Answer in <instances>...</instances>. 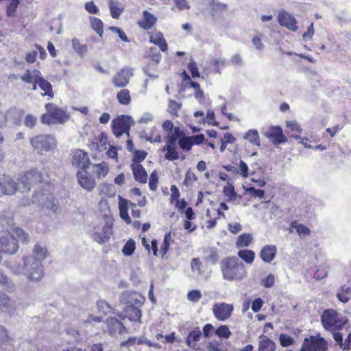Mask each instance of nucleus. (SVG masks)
Masks as SVG:
<instances>
[{
	"label": "nucleus",
	"instance_id": "45",
	"mask_svg": "<svg viewBox=\"0 0 351 351\" xmlns=\"http://www.w3.org/2000/svg\"><path fill=\"white\" fill-rule=\"evenodd\" d=\"M90 24L92 28L100 36L103 34V23L102 21L95 17L90 18Z\"/></svg>",
	"mask_w": 351,
	"mask_h": 351
},
{
	"label": "nucleus",
	"instance_id": "53",
	"mask_svg": "<svg viewBox=\"0 0 351 351\" xmlns=\"http://www.w3.org/2000/svg\"><path fill=\"white\" fill-rule=\"evenodd\" d=\"M279 341L280 345L283 347L291 346L294 343L293 339L286 334H281L279 337Z\"/></svg>",
	"mask_w": 351,
	"mask_h": 351
},
{
	"label": "nucleus",
	"instance_id": "64",
	"mask_svg": "<svg viewBox=\"0 0 351 351\" xmlns=\"http://www.w3.org/2000/svg\"><path fill=\"white\" fill-rule=\"evenodd\" d=\"M274 280V276L270 274L265 278L262 280L261 283L265 287L269 288L273 286Z\"/></svg>",
	"mask_w": 351,
	"mask_h": 351
},
{
	"label": "nucleus",
	"instance_id": "36",
	"mask_svg": "<svg viewBox=\"0 0 351 351\" xmlns=\"http://www.w3.org/2000/svg\"><path fill=\"white\" fill-rule=\"evenodd\" d=\"M208 5L213 16L216 15L219 12L225 10L227 8V5L217 0H209Z\"/></svg>",
	"mask_w": 351,
	"mask_h": 351
},
{
	"label": "nucleus",
	"instance_id": "29",
	"mask_svg": "<svg viewBox=\"0 0 351 351\" xmlns=\"http://www.w3.org/2000/svg\"><path fill=\"white\" fill-rule=\"evenodd\" d=\"M93 172L99 180L104 179L109 172L108 165L103 162L93 165Z\"/></svg>",
	"mask_w": 351,
	"mask_h": 351
},
{
	"label": "nucleus",
	"instance_id": "5",
	"mask_svg": "<svg viewBox=\"0 0 351 351\" xmlns=\"http://www.w3.org/2000/svg\"><path fill=\"white\" fill-rule=\"evenodd\" d=\"M321 322L323 327L329 331L341 330L348 322V319L333 309L325 310L322 316Z\"/></svg>",
	"mask_w": 351,
	"mask_h": 351
},
{
	"label": "nucleus",
	"instance_id": "26",
	"mask_svg": "<svg viewBox=\"0 0 351 351\" xmlns=\"http://www.w3.org/2000/svg\"><path fill=\"white\" fill-rule=\"evenodd\" d=\"M149 40L152 43L158 45L163 52L167 50V44L162 33H152L149 36Z\"/></svg>",
	"mask_w": 351,
	"mask_h": 351
},
{
	"label": "nucleus",
	"instance_id": "12",
	"mask_svg": "<svg viewBox=\"0 0 351 351\" xmlns=\"http://www.w3.org/2000/svg\"><path fill=\"white\" fill-rule=\"evenodd\" d=\"M17 310V304L15 300H12L6 293L0 291V312L10 316L15 315Z\"/></svg>",
	"mask_w": 351,
	"mask_h": 351
},
{
	"label": "nucleus",
	"instance_id": "28",
	"mask_svg": "<svg viewBox=\"0 0 351 351\" xmlns=\"http://www.w3.org/2000/svg\"><path fill=\"white\" fill-rule=\"evenodd\" d=\"M204 260L208 263L215 265L218 263L219 256L217 250L214 247H208L204 250Z\"/></svg>",
	"mask_w": 351,
	"mask_h": 351
},
{
	"label": "nucleus",
	"instance_id": "18",
	"mask_svg": "<svg viewBox=\"0 0 351 351\" xmlns=\"http://www.w3.org/2000/svg\"><path fill=\"white\" fill-rule=\"evenodd\" d=\"M264 134L275 144H280L287 141V138L283 134L282 130L280 126L271 127Z\"/></svg>",
	"mask_w": 351,
	"mask_h": 351
},
{
	"label": "nucleus",
	"instance_id": "55",
	"mask_svg": "<svg viewBox=\"0 0 351 351\" xmlns=\"http://www.w3.org/2000/svg\"><path fill=\"white\" fill-rule=\"evenodd\" d=\"M158 182V173L156 171H154L151 173L149 177V187L150 190L155 191L157 189Z\"/></svg>",
	"mask_w": 351,
	"mask_h": 351
},
{
	"label": "nucleus",
	"instance_id": "15",
	"mask_svg": "<svg viewBox=\"0 0 351 351\" xmlns=\"http://www.w3.org/2000/svg\"><path fill=\"white\" fill-rule=\"evenodd\" d=\"M119 300L123 304L141 306L145 301V298L136 291H125L120 295Z\"/></svg>",
	"mask_w": 351,
	"mask_h": 351
},
{
	"label": "nucleus",
	"instance_id": "4",
	"mask_svg": "<svg viewBox=\"0 0 351 351\" xmlns=\"http://www.w3.org/2000/svg\"><path fill=\"white\" fill-rule=\"evenodd\" d=\"M220 270L223 279L229 282L241 280L247 275L245 265L236 256L223 258L220 262Z\"/></svg>",
	"mask_w": 351,
	"mask_h": 351
},
{
	"label": "nucleus",
	"instance_id": "23",
	"mask_svg": "<svg viewBox=\"0 0 351 351\" xmlns=\"http://www.w3.org/2000/svg\"><path fill=\"white\" fill-rule=\"evenodd\" d=\"M157 18L148 11H143V18L138 21V25L143 29H151L156 23Z\"/></svg>",
	"mask_w": 351,
	"mask_h": 351
},
{
	"label": "nucleus",
	"instance_id": "62",
	"mask_svg": "<svg viewBox=\"0 0 351 351\" xmlns=\"http://www.w3.org/2000/svg\"><path fill=\"white\" fill-rule=\"evenodd\" d=\"M176 8L182 11L190 8V5L186 0H173Z\"/></svg>",
	"mask_w": 351,
	"mask_h": 351
},
{
	"label": "nucleus",
	"instance_id": "7",
	"mask_svg": "<svg viewBox=\"0 0 351 351\" xmlns=\"http://www.w3.org/2000/svg\"><path fill=\"white\" fill-rule=\"evenodd\" d=\"M88 233L93 241L101 245L109 241L112 233V225L107 222L93 223Z\"/></svg>",
	"mask_w": 351,
	"mask_h": 351
},
{
	"label": "nucleus",
	"instance_id": "10",
	"mask_svg": "<svg viewBox=\"0 0 351 351\" xmlns=\"http://www.w3.org/2000/svg\"><path fill=\"white\" fill-rule=\"evenodd\" d=\"M327 341L319 335L305 338L300 351H326Z\"/></svg>",
	"mask_w": 351,
	"mask_h": 351
},
{
	"label": "nucleus",
	"instance_id": "51",
	"mask_svg": "<svg viewBox=\"0 0 351 351\" xmlns=\"http://www.w3.org/2000/svg\"><path fill=\"white\" fill-rule=\"evenodd\" d=\"M97 308L98 311L104 315H106L111 309L110 304L104 300L98 301Z\"/></svg>",
	"mask_w": 351,
	"mask_h": 351
},
{
	"label": "nucleus",
	"instance_id": "3",
	"mask_svg": "<svg viewBox=\"0 0 351 351\" xmlns=\"http://www.w3.org/2000/svg\"><path fill=\"white\" fill-rule=\"evenodd\" d=\"M49 253L45 245L36 243L32 250V254L23 257V275L31 281L38 282L44 276L43 262Z\"/></svg>",
	"mask_w": 351,
	"mask_h": 351
},
{
	"label": "nucleus",
	"instance_id": "33",
	"mask_svg": "<svg viewBox=\"0 0 351 351\" xmlns=\"http://www.w3.org/2000/svg\"><path fill=\"white\" fill-rule=\"evenodd\" d=\"M350 297L351 287L347 285H342L337 294V298L338 300L346 304L350 300Z\"/></svg>",
	"mask_w": 351,
	"mask_h": 351
},
{
	"label": "nucleus",
	"instance_id": "38",
	"mask_svg": "<svg viewBox=\"0 0 351 351\" xmlns=\"http://www.w3.org/2000/svg\"><path fill=\"white\" fill-rule=\"evenodd\" d=\"M117 98L119 102L122 105L128 106L131 102L130 93L128 89H121L118 92Z\"/></svg>",
	"mask_w": 351,
	"mask_h": 351
},
{
	"label": "nucleus",
	"instance_id": "58",
	"mask_svg": "<svg viewBox=\"0 0 351 351\" xmlns=\"http://www.w3.org/2000/svg\"><path fill=\"white\" fill-rule=\"evenodd\" d=\"M37 122V118L32 114H27L24 121V125L26 127L32 128Z\"/></svg>",
	"mask_w": 351,
	"mask_h": 351
},
{
	"label": "nucleus",
	"instance_id": "48",
	"mask_svg": "<svg viewBox=\"0 0 351 351\" xmlns=\"http://www.w3.org/2000/svg\"><path fill=\"white\" fill-rule=\"evenodd\" d=\"M72 45L74 50L80 55H83L87 52V47L84 45H81L80 40L77 38L72 40Z\"/></svg>",
	"mask_w": 351,
	"mask_h": 351
},
{
	"label": "nucleus",
	"instance_id": "35",
	"mask_svg": "<svg viewBox=\"0 0 351 351\" xmlns=\"http://www.w3.org/2000/svg\"><path fill=\"white\" fill-rule=\"evenodd\" d=\"M237 255L247 264H252L255 258V253L251 250H239Z\"/></svg>",
	"mask_w": 351,
	"mask_h": 351
},
{
	"label": "nucleus",
	"instance_id": "22",
	"mask_svg": "<svg viewBox=\"0 0 351 351\" xmlns=\"http://www.w3.org/2000/svg\"><path fill=\"white\" fill-rule=\"evenodd\" d=\"M108 332L112 335L116 333L121 334L125 330L123 324L114 317H108L106 319Z\"/></svg>",
	"mask_w": 351,
	"mask_h": 351
},
{
	"label": "nucleus",
	"instance_id": "37",
	"mask_svg": "<svg viewBox=\"0 0 351 351\" xmlns=\"http://www.w3.org/2000/svg\"><path fill=\"white\" fill-rule=\"evenodd\" d=\"M252 241V237L250 234H242L237 238L236 246L238 248L249 246Z\"/></svg>",
	"mask_w": 351,
	"mask_h": 351
},
{
	"label": "nucleus",
	"instance_id": "2",
	"mask_svg": "<svg viewBox=\"0 0 351 351\" xmlns=\"http://www.w3.org/2000/svg\"><path fill=\"white\" fill-rule=\"evenodd\" d=\"M1 223L2 230H0V254H15L19 250V245L14 234L25 243L29 241V236L23 229L14 227L12 219L8 221L1 219Z\"/></svg>",
	"mask_w": 351,
	"mask_h": 351
},
{
	"label": "nucleus",
	"instance_id": "13",
	"mask_svg": "<svg viewBox=\"0 0 351 351\" xmlns=\"http://www.w3.org/2000/svg\"><path fill=\"white\" fill-rule=\"evenodd\" d=\"M133 76L132 69L125 67L117 72L112 77V82L114 86L122 88L127 86L130 79Z\"/></svg>",
	"mask_w": 351,
	"mask_h": 351
},
{
	"label": "nucleus",
	"instance_id": "41",
	"mask_svg": "<svg viewBox=\"0 0 351 351\" xmlns=\"http://www.w3.org/2000/svg\"><path fill=\"white\" fill-rule=\"evenodd\" d=\"M292 228L295 229L300 237L307 236L311 233V230L306 226L298 223L297 221H293L291 223Z\"/></svg>",
	"mask_w": 351,
	"mask_h": 351
},
{
	"label": "nucleus",
	"instance_id": "6",
	"mask_svg": "<svg viewBox=\"0 0 351 351\" xmlns=\"http://www.w3.org/2000/svg\"><path fill=\"white\" fill-rule=\"evenodd\" d=\"M47 112L41 117V121L45 124L64 123L69 119V114L57 106L49 103L45 105Z\"/></svg>",
	"mask_w": 351,
	"mask_h": 351
},
{
	"label": "nucleus",
	"instance_id": "19",
	"mask_svg": "<svg viewBox=\"0 0 351 351\" xmlns=\"http://www.w3.org/2000/svg\"><path fill=\"white\" fill-rule=\"evenodd\" d=\"M33 202L43 204L47 208L51 209L53 213H56L59 209L58 205L54 202L52 197H49L44 193H36Z\"/></svg>",
	"mask_w": 351,
	"mask_h": 351
},
{
	"label": "nucleus",
	"instance_id": "42",
	"mask_svg": "<svg viewBox=\"0 0 351 351\" xmlns=\"http://www.w3.org/2000/svg\"><path fill=\"white\" fill-rule=\"evenodd\" d=\"M244 138L251 143L260 145L259 135L256 130H250L244 135Z\"/></svg>",
	"mask_w": 351,
	"mask_h": 351
},
{
	"label": "nucleus",
	"instance_id": "60",
	"mask_svg": "<svg viewBox=\"0 0 351 351\" xmlns=\"http://www.w3.org/2000/svg\"><path fill=\"white\" fill-rule=\"evenodd\" d=\"M245 191L250 194L262 199L265 196V191L261 189H256L254 187L251 186L245 189Z\"/></svg>",
	"mask_w": 351,
	"mask_h": 351
},
{
	"label": "nucleus",
	"instance_id": "16",
	"mask_svg": "<svg viewBox=\"0 0 351 351\" xmlns=\"http://www.w3.org/2000/svg\"><path fill=\"white\" fill-rule=\"evenodd\" d=\"M278 21L281 26L285 27L291 31L295 32L298 28L295 17L284 10L279 12Z\"/></svg>",
	"mask_w": 351,
	"mask_h": 351
},
{
	"label": "nucleus",
	"instance_id": "56",
	"mask_svg": "<svg viewBox=\"0 0 351 351\" xmlns=\"http://www.w3.org/2000/svg\"><path fill=\"white\" fill-rule=\"evenodd\" d=\"M202 293L199 290L190 291L187 294L189 300L193 302H197L202 298Z\"/></svg>",
	"mask_w": 351,
	"mask_h": 351
},
{
	"label": "nucleus",
	"instance_id": "34",
	"mask_svg": "<svg viewBox=\"0 0 351 351\" xmlns=\"http://www.w3.org/2000/svg\"><path fill=\"white\" fill-rule=\"evenodd\" d=\"M36 50L28 52L25 56V60L26 62L29 63H34L36 60V57L38 56V53L40 52V58H43V56H45V49L40 46V45H36Z\"/></svg>",
	"mask_w": 351,
	"mask_h": 351
},
{
	"label": "nucleus",
	"instance_id": "50",
	"mask_svg": "<svg viewBox=\"0 0 351 351\" xmlns=\"http://www.w3.org/2000/svg\"><path fill=\"white\" fill-rule=\"evenodd\" d=\"M162 152H166L165 154V158L168 160H176L179 158V154L176 151V149H162Z\"/></svg>",
	"mask_w": 351,
	"mask_h": 351
},
{
	"label": "nucleus",
	"instance_id": "47",
	"mask_svg": "<svg viewBox=\"0 0 351 351\" xmlns=\"http://www.w3.org/2000/svg\"><path fill=\"white\" fill-rule=\"evenodd\" d=\"M178 145L181 149L189 151L193 146V141L190 136H183L179 139Z\"/></svg>",
	"mask_w": 351,
	"mask_h": 351
},
{
	"label": "nucleus",
	"instance_id": "1",
	"mask_svg": "<svg viewBox=\"0 0 351 351\" xmlns=\"http://www.w3.org/2000/svg\"><path fill=\"white\" fill-rule=\"evenodd\" d=\"M43 181V175L36 169L26 171L19 177L17 182H14L11 176L3 175L0 177V196L13 195L16 191H29L33 184Z\"/></svg>",
	"mask_w": 351,
	"mask_h": 351
},
{
	"label": "nucleus",
	"instance_id": "14",
	"mask_svg": "<svg viewBox=\"0 0 351 351\" xmlns=\"http://www.w3.org/2000/svg\"><path fill=\"white\" fill-rule=\"evenodd\" d=\"M233 309L232 304L224 302L215 304L213 306V311L215 317L222 322L226 321L231 316Z\"/></svg>",
	"mask_w": 351,
	"mask_h": 351
},
{
	"label": "nucleus",
	"instance_id": "59",
	"mask_svg": "<svg viewBox=\"0 0 351 351\" xmlns=\"http://www.w3.org/2000/svg\"><path fill=\"white\" fill-rule=\"evenodd\" d=\"M85 10L90 14H97L99 9L93 1H88L84 5Z\"/></svg>",
	"mask_w": 351,
	"mask_h": 351
},
{
	"label": "nucleus",
	"instance_id": "25",
	"mask_svg": "<svg viewBox=\"0 0 351 351\" xmlns=\"http://www.w3.org/2000/svg\"><path fill=\"white\" fill-rule=\"evenodd\" d=\"M119 215L120 217L127 223H131V219L128 213V201L125 199L122 198L121 196H119Z\"/></svg>",
	"mask_w": 351,
	"mask_h": 351
},
{
	"label": "nucleus",
	"instance_id": "57",
	"mask_svg": "<svg viewBox=\"0 0 351 351\" xmlns=\"http://www.w3.org/2000/svg\"><path fill=\"white\" fill-rule=\"evenodd\" d=\"M177 148V137L171 135L168 137L167 144L162 149H176Z\"/></svg>",
	"mask_w": 351,
	"mask_h": 351
},
{
	"label": "nucleus",
	"instance_id": "27",
	"mask_svg": "<svg viewBox=\"0 0 351 351\" xmlns=\"http://www.w3.org/2000/svg\"><path fill=\"white\" fill-rule=\"evenodd\" d=\"M276 344L265 336H261L258 340V351H275Z\"/></svg>",
	"mask_w": 351,
	"mask_h": 351
},
{
	"label": "nucleus",
	"instance_id": "44",
	"mask_svg": "<svg viewBox=\"0 0 351 351\" xmlns=\"http://www.w3.org/2000/svg\"><path fill=\"white\" fill-rule=\"evenodd\" d=\"M223 193L225 196L228 197V201L233 202L236 199L237 193L235 192L234 187L232 184H229L223 188Z\"/></svg>",
	"mask_w": 351,
	"mask_h": 351
},
{
	"label": "nucleus",
	"instance_id": "40",
	"mask_svg": "<svg viewBox=\"0 0 351 351\" xmlns=\"http://www.w3.org/2000/svg\"><path fill=\"white\" fill-rule=\"evenodd\" d=\"M109 8L111 16L113 19H118L123 12V9L120 8L119 3L114 0H109Z\"/></svg>",
	"mask_w": 351,
	"mask_h": 351
},
{
	"label": "nucleus",
	"instance_id": "43",
	"mask_svg": "<svg viewBox=\"0 0 351 351\" xmlns=\"http://www.w3.org/2000/svg\"><path fill=\"white\" fill-rule=\"evenodd\" d=\"M182 108V104L177 102L174 100L170 99L169 101V105H168V112L173 116V117H178L179 114L178 112Z\"/></svg>",
	"mask_w": 351,
	"mask_h": 351
},
{
	"label": "nucleus",
	"instance_id": "39",
	"mask_svg": "<svg viewBox=\"0 0 351 351\" xmlns=\"http://www.w3.org/2000/svg\"><path fill=\"white\" fill-rule=\"evenodd\" d=\"M100 193L108 197H114L116 194L114 186L112 184L102 183L99 186Z\"/></svg>",
	"mask_w": 351,
	"mask_h": 351
},
{
	"label": "nucleus",
	"instance_id": "24",
	"mask_svg": "<svg viewBox=\"0 0 351 351\" xmlns=\"http://www.w3.org/2000/svg\"><path fill=\"white\" fill-rule=\"evenodd\" d=\"M131 169L136 181L145 184L147 181V173L140 164H132Z\"/></svg>",
	"mask_w": 351,
	"mask_h": 351
},
{
	"label": "nucleus",
	"instance_id": "49",
	"mask_svg": "<svg viewBox=\"0 0 351 351\" xmlns=\"http://www.w3.org/2000/svg\"><path fill=\"white\" fill-rule=\"evenodd\" d=\"M215 334L219 337L228 339L231 335V332L227 326L222 325L216 329Z\"/></svg>",
	"mask_w": 351,
	"mask_h": 351
},
{
	"label": "nucleus",
	"instance_id": "30",
	"mask_svg": "<svg viewBox=\"0 0 351 351\" xmlns=\"http://www.w3.org/2000/svg\"><path fill=\"white\" fill-rule=\"evenodd\" d=\"M40 75L41 73L38 70L27 69L26 73L20 77V79L27 84H32L34 81L37 82Z\"/></svg>",
	"mask_w": 351,
	"mask_h": 351
},
{
	"label": "nucleus",
	"instance_id": "8",
	"mask_svg": "<svg viewBox=\"0 0 351 351\" xmlns=\"http://www.w3.org/2000/svg\"><path fill=\"white\" fill-rule=\"evenodd\" d=\"M30 143L39 153L54 149L57 146L54 136L47 134L37 135L30 138Z\"/></svg>",
	"mask_w": 351,
	"mask_h": 351
},
{
	"label": "nucleus",
	"instance_id": "46",
	"mask_svg": "<svg viewBox=\"0 0 351 351\" xmlns=\"http://www.w3.org/2000/svg\"><path fill=\"white\" fill-rule=\"evenodd\" d=\"M135 246L136 245L134 241L132 239H129L123 247V254L127 256L132 255L134 252Z\"/></svg>",
	"mask_w": 351,
	"mask_h": 351
},
{
	"label": "nucleus",
	"instance_id": "52",
	"mask_svg": "<svg viewBox=\"0 0 351 351\" xmlns=\"http://www.w3.org/2000/svg\"><path fill=\"white\" fill-rule=\"evenodd\" d=\"M187 67L193 78L200 77L199 69L195 60H191V62L188 63Z\"/></svg>",
	"mask_w": 351,
	"mask_h": 351
},
{
	"label": "nucleus",
	"instance_id": "11",
	"mask_svg": "<svg viewBox=\"0 0 351 351\" xmlns=\"http://www.w3.org/2000/svg\"><path fill=\"white\" fill-rule=\"evenodd\" d=\"M76 178L78 184L87 192H91L96 186V180L88 173V169L78 171Z\"/></svg>",
	"mask_w": 351,
	"mask_h": 351
},
{
	"label": "nucleus",
	"instance_id": "61",
	"mask_svg": "<svg viewBox=\"0 0 351 351\" xmlns=\"http://www.w3.org/2000/svg\"><path fill=\"white\" fill-rule=\"evenodd\" d=\"M147 156V153L145 151H136L134 156V163L139 164L140 162L143 160Z\"/></svg>",
	"mask_w": 351,
	"mask_h": 351
},
{
	"label": "nucleus",
	"instance_id": "31",
	"mask_svg": "<svg viewBox=\"0 0 351 351\" xmlns=\"http://www.w3.org/2000/svg\"><path fill=\"white\" fill-rule=\"evenodd\" d=\"M202 332L197 328L191 331L186 338V343L189 348H193L196 346V343L200 340Z\"/></svg>",
	"mask_w": 351,
	"mask_h": 351
},
{
	"label": "nucleus",
	"instance_id": "32",
	"mask_svg": "<svg viewBox=\"0 0 351 351\" xmlns=\"http://www.w3.org/2000/svg\"><path fill=\"white\" fill-rule=\"evenodd\" d=\"M37 82L39 88L44 92L43 93V95H47L50 98L53 97L54 95L52 91V87L51 84L48 81L45 80L40 75Z\"/></svg>",
	"mask_w": 351,
	"mask_h": 351
},
{
	"label": "nucleus",
	"instance_id": "63",
	"mask_svg": "<svg viewBox=\"0 0 351 351\" xmlns=\"http://www.w3.org/2000/svg\"><path fill=\"white\" fill-rule=\"evenodd\" d=\"M171 239V232H168L165 234L163 243L161 246V250L163 252V256L167 252L169 247V241Z\"/></svg>",
	"mask_w": 351,
	"mask_h": 351
},
{
	"label": "nucleus",
	"instance_id": "9",
	"mask_svg": "<svg viewBox=\"0 0 351 351\" xmlns=\"http://www.w3.org/2000/svg\"><path fill=\"white\" fill-rule=\"evenodd\" d=\"M134 123L132 117L121 115L114 119L112 121V130L116 137L119 138L124 133L129 136L131 125Z\"/></svg>",
	"mask_w": 351,
	"mask_h": 351
},
{
	"label": "nucleus",
	"instance_id": "20",
	"mask_svg": "<svg viewBox=\"0 0 351 351\" xmlns=\"http://www.w3.org/2000/svg\"><path fill=\"white\" fill-rule=\"evenodd\" d=\"M277 247L274 245H266L261 250L259 256L262 261L270 263L276 258Z\"/></svg>",
	"mask_w": 351,
	"mask_h": 351
},
{
	"label": "nucleus",
	"instance_id": "17",
	"mask_svg": "<svg viewBox=\"0 0 351 351\" xmlns=\"http://www.w3.org/2000/svg\"><path fill=\"white\" fill-rule=\"evenodd\" d=\"M72 164L76 167L80 168L81 170L88 169L90 165V159L86 152L79 149L73 154Z\"/></svg>",
	"mask_w": 351,
	"mask_h": 351
},
{
	"label": "nucleus",
	"instance_id": "21",
	"mask_svg": "<svg viewBox=\"0 0 351 351\" xmlns=\"http://www.w3.org/2000/svg\"><path fill=\"white\" fill-rule=\"evenodd\" d=\"M142 313L138 307L134 305H128L124 308V315H119L121 319L128 317L130 321L140 322Z\"/></svg>",
	"mask_w": 351,
	"mask_h": 351
},
{
	"label": "nucleus",
	"instance_id": "54",
	"mask_svg": "<svg viewBox=\"0 0 351 351\" xmlns=\"http://www.w3.org/2000/svg\"><path fill=\"white\" fill-rule=\"evenodd\" d=\"M108 29L117 34L122 41L125 43L130 42V40L128 38L125 33L121 28L114 26H110L108 27Z\"/></svg>",
	"mask_w": 351,
	"mask_h": 351
}]
</instances>
